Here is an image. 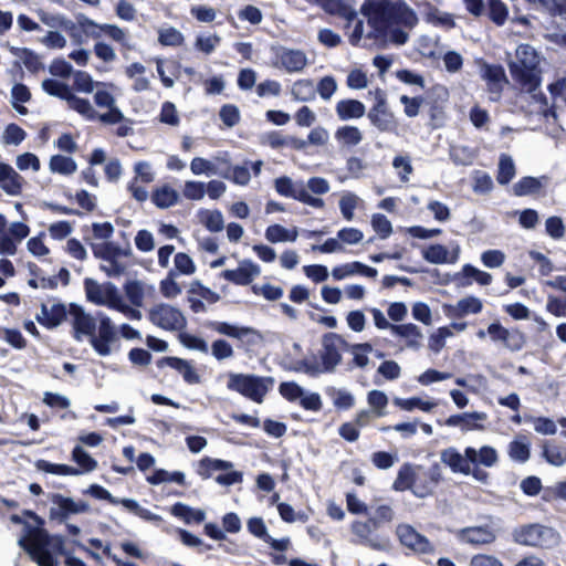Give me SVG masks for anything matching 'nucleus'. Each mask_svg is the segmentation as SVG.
I'll return each mask as SVG.
<instances>
[{
	"label": "nucleus",
	"mask_w": 566,
	"mask_h": 566,
	"mask_svg": "<svg viewBox=\"0 0 566 566\" xmlns=\"http://www.w3.org/2000/svg\"><path fill=\"white\" fill-rule=\"evenodd\" d=\"M42 316L38 315V322L53 328L59 326L66 317L73 329V337L82 340L86 337L101 356H108L112 353V344L117 340V332L111 318L103 312L96 315L87 313L83 306L75 303L70 304L69 310L56 300H49L41 304Z\"/></svg>",
	"instance_id": "nucleus-1"
},
{
	"label": "nucleus",
	"mask_w": 566,
	"mask_h": 566,
	"mask_svg": "<svg viewBox=\"0 0 566 566\" xmlns=\"http://www.w3.org/2000/svg\"><path fill=\"white\" fill-rule=\"evenodd\" d=\"M361 12L371 32L368 38L390 36L396 44H405L418 24L416 12L402 0H365Z\"/></svg>",
	"instance_id": "nucleus-2"
},
{
	"label": "nucleus",
	"mask_w": 566,
	"mask_h": 566,
	"mask_svg": "<svg viewBox=\"0 0 566 566\" xmlns=\"http://www.w3.org/2000/svg\"><path fill=\"white\" fill-rule=\"evenodd\" d=\"M441 478L439 464L426 470L422 467H412L407 463L398 471L394 489L397 491L411 490L416 496L426 497L433 492Z\"/></svg>",
	"instance_id": "nucleus-3"
},
{
	"label": "nucleus",
	"mask_w": 566,
	"mask_h": 566,
	"mask_svg": "<svg viewBox=\"0 0 566 566\" xmlns=\"http://www.w3.org/2000/svg\"><path fill=\"white\" fill-rule=\"evenodd\" d=\"M539 55L530 44H521L515 51V60L509 63L512 78L523 91H534L541 85Z\"/></svg>",
	"instance_id": "nucleus-4"
},
{
	"label": "nucleus",
	"mask_w": 566,
	"mask_h": 566,
	"mask_svg": "<svg viewBox=\"0 0 566 566\" xmlns=\"http://www.w3.org/2000/svg\"><path fill=\"white\" fill-rule=\"evenodd\" d=\"M512 538L520 545L551 549L559 545L562 536L551 526L534 523L514 528Z\"/></svg>",
	"instance_id": "nucleus-5"
},
{
	"label": "nucleus",
	"mask_w": 566,
	"mask_h": 566,
	"mask_svg": "<svg viewBox=\"0 0 566 566\" xmlns=\"http://www.w3.org/2000/svg\"><path fill=\"white\" fill-rule=\"evenodd\" d=\"M273 384L274 379L271 377L230 373L227 387L230 390L238 391L244 397L261 403Z\"/></svg>",
	"instance_id": "nucleus-6"
},
{
	"label": "nucleus",
	"mask_w": 566,
	"mask_h": 566,
	"mask_svg": "<svg viewBox=\"0 0 566 566\" xmlns=\"http://www.w3.org/2000/svg\"><path fill=\"white\" fill-rule=\"evenodd\" d=\"M9 520L12 524L20 525L18 545L35 562V511L22 510L20 514L11 513Z\"/></svg>",
	"instance_id": "nucleus-7"
},
{
	"label": "nucleus",
	"mask_w": 566,
	"mask_h": 566,
	"mask_svg": "<svg viewBox=\"0 0 566 566\" xmlns=\"http://www.w3.org/2000/svg\"><path fill=\"white\" fill-rule=\"evenodd\" d=\"M43 521L38 516V525ZM38 566H59L64 542L60 536H51L38 526Z\"/></svg>",
	"instance_id": "nucleus-8"
},
{
	"label": "nucleus",
	"mask_w": 566,
	"mask_h": 566,
	"mask_svg": "<svg viewBox=\"0 0 566 566\" xmlns=\"http://www.w3.org/2000/svg\"><path fill=\"white\" fill-rule=\"evenodd\" d=\"M347 346L345 339L335 333L323 336L322 349L319 350L322 373H333L342 361V350Z\"/></svg>",
	"instance_id": "nucleus-9"
},
{
	"label": "nucleus",
	"mask_w": 566,
	"mask_h": 566,
	"mask_svg": "<svg viewBox=\"0 0 566 566\" xmlns=\"http://www.w3.org/2000/svg\"><path fill=\"white\" fill-rule=\"evenodd\" d=\"M149 319L166 331H181L186 327L185 315L177 307L160 303L149 310Z\"/></svg>",
	"instance_id": "nucleus-10"
},
{
	"label": "nucleus",
	"mask_w": 566,
	"mask_h": 566,
	"mask_svg": "<svg viewBox=\"0 0 566 566\" xmlns=\"http://www.w3.org/2000/svg\"><path fill=\"white\" fill-rule=\"evenodd\" d=\"M374 528L371 521H355L350 525V531L355 536L353 541L356 544L368 546L375 551H388L389 549V538L386 536H381L377 534Z\"/></svg>",
	"instance_id": "nucleus-11"
},
{
	"label": "nucleus",
	"mask_w": 566,
	"mask_h": 566,
	"mask_svg": "<svg viewBox=\"0 0 566 566\" xmlns=\"http://www.w3.org/2000/svg\"><path fill=\"white\" fill-rule=\"evenodd\" d=\"M274 186L281 196L293 198L313 208L324 207L323 199L310 195L303 181L294 182L290 177L284 176L275 179Z\"/></svg>",
	"instance_id": "nucleus-12"
},
{
	"label": "nucleus",
	"mask_w": 566,
	"mask_h": 566,
	"mask_svg": "<svg viewBox=\"0 0 566 566\" xmlns=\"http://www.w3.org/2000/svg\"><path fill=\"white\" fill-rule=\"evenodd\" d=\"M86 297L96 305L113 308L120 298L117 287L113 283L99 284L93 279H86L84 282Z\"/></svg>",
	"instance_id": "nucleus-13"
},
{
	"label": "nucleus",
	"mask_w": 566,
	"mask_h": 566,
	"mask_svg": "<svg viewBox=\"0 0 566 566\" xmlns=\"http://www.w3.org/2000/svg\"><path fill=\"white\" fill-rule=\"evenodd\" d=\"M396 535L401 545L416 554L427 555L433 554L436 551L431 542L409 524H399L396 528Z\"/></svg>",
	"instance_id": "nucleus-14"
},
{
	"label": "nucleus",
	"mask_w": 566,
	"mask_h": 566,
	"mask_svg": "<svg viewBox=\"0 0 566 566\" xmlns=\"http://www.w3.org/2000/svg\"><path fill=\"white\" fill-rule=\"evenodd\" d=\"M51 501L50 516L60 522H65L71 515L90 511V504L86 501H75L62 494H53Z\"/></svg>",
	"instance_id": "nucleus-15"
},
{
	"label": "nucleus",
	"mask_w": 566,
	"mask_h": 566,
	"mask_svg": "<svg viewBox=\"0 0 566 566\" xmlns=\"http://www.w3.org/2000/svg\"><path fill=\"white\" fill-rule=\"evenodd\" d=\"M480 76L486 82L489 99L497 102L501 98L504 85L507 84V77L501 65L482 63L480 66Z\"/></svg>",
	"instance_id": "nucleus-16"
},
{
	"label": "nucleus",
	"mask_w": 566,
	"mask_h": 566,
	"mask_svg": "<svg viewBox=\"0 0 566 566\" xmlns=\"http://www.w3.org/2000/svg\"><path fill=\"white\" fill-rule=\"evenodd\" d=\"M276 57L280 66L289 73L301 72L307 65V56L302 50L281 48Z\"/></svg>",
	"instance_id": "nucleus-17"
},
{
	"label": "nucleus",
	"mask_w": 566,
	"mask_h": 566,
	"mask_svg": "<svg viewBox=\"0 0 566 566\" xmlns=\"http://www.w3.org/2000/svg\"><path fill=\"white\" fill-rule=\"evenodd\" d=\"M260 272L261 270L259 265L254 264L250 260H243L238 269L223 271L222 276L232 283L248 285L260 274Z\"/></svg>",
	"instance_id": "nucleus-18"
},
{
	"label": "nucleus",
	"mask_w": 566,
	"mask_h": 566,
	"mask_svg": "<svg viewBox=\"0 0 566 566\" xmlns=\"http://www.w3.org/2000/svg\"><path fill=\"white\" fill-rule=\"evenodd\" d=\"M458 537L468 544L485 545L493 543L496 534L489 525H483L464 527L459 531Z\"/></svg>",
	"instance_id": "nucleus-19"
},
{
	"label": "nucleus",
	"mask_w": 566,
	"mask_h": 566,
	"mask_svg": "<svg viewBox=\"0 0 566 566\" xmlns=\"http://www.w3.org/2000/svg\"><path fill=\"white\" fill-rule=\"evenodd\" d=\"M440 460L454 473H462L465 475L471 473V460H469V457L467 455V449L463 454L452 447L443 449L440 452Z\"/></svg>",
	"instance_id": "nucleus-20"
},
{
	"label": "nucleus",
	"mask_w": 566,
	"mask_h": 566,
	"mask_svg": "<svg viewBox=\"0 0 566 566\" xmlns=\"http://www.w3.org/2000/svg\"><path fill=\"white\" fill-rule=\"evenodd\" d=\"M460 248L457 245L450 252L444 245L431 244L422 251L426 261L432 264L455 263L459 259Z\"/></svg>",
	"instance_id": "nucleus-21"
},
{
	"label": "nucleus",
	"mask_w": 566,
	"mask_h": 566,
	"mask_svg": "<svg viewBox=\"0 0 566 566\" xmlns=\"http://www.w3.org/2000/svg\"><path fill=\"white\" fill-rule=\"evenodd\" d=\"M367 117L380 132L391 133L397 128L395 115L388 109L387 105L382 107H371Z\"/></svg>",
	"instance_id": "nucleus-22"
},
{
	"label": "nucleus",
	"mask_w": 566,
	"mask_h": 566,
	"mask_svg": "<svg viewBox=\"0 0 566 566\" xmlns=\"http://www.w3.org/2000/svg\"><path fill=\"white\" fill-rule=\"evenodd\" d=\"M22 177L9 165L0 163V188L8 195L17 196L22 191Z\"/></svg>",
	"instance_id": "nucleus-23"
},
{
	"label": "nucleus",
	"mask_w": 566,
	"mask_h": 566,
	"mask_svg": "<svg viewBox=\"0 0 566 566\" xmlns=\"http://www.w3.org/2000/svg\"><path fill=\"white\" fill-rule=\"evenodd\" d=\"M169 366L182 375L186 382L195 385L200 382V376L192 365L178 357H164L158 361V367Z\"/></svg>",
	"instance_id": "nucleus-24"
},
{
	"label": "nucleus",
	"mask_w": 566,
	"mask_h": 566,
	"mask_svg": "<svg viewBox=\"0 0 566 566\" xmlns=\"http://www.w3.org/2000/svg\"><path fill=\"white\" fill-rule=\"evenodd\" d=\"M391 333L406 339V346L411 349L421 347L422 333L420 328L411 323L391 326Z\"/></svg>",
	"instance_id": "nucleus-25"
},
{
	"label": "nucleus",
	"mask_w": 566,
	"mask_h": 566,
	"mask_svg": "<svg viewBox=\"0 0 566 566\" xmlns=\"http://www.w3.org/2000/svg\"><path fill=\"white\" fill-rule=\"evenodd\" d=\"M485 419L486 415L484 412H465L450 416L446 420V424L449 427H460L462 430L481 429L482 427L478 422Z\"/></svg>",
	"instance_id": "nucleus-26"
},
{
	"label": "nucleus",
	"mask_w": 566,
	"mask_h": 566,
	"mask_svg": "<svg viewBox=\"0 0 566 566\" xmlns=\"http://www.w3.org/2000/svg\"><path fill=\"white\" fill-rule=\"evenodd\" d=\"M335 111L340 120H348L363 117L366 107L357 99H342L337 103Z\"/></svg>",
	"instance_id": "nucleus-27"
},
{
	"label": "nucleus",
	"mask_w": 566,
	"mask_h": 566,
	"mask_svg": "<svg viewBox=\"0 0 566 566\" xmlns=\"http://www.w3.org/2000/svg\"><path fill=\"white\" fill-rule=\"evenodd\" d=\"M467 455L471 460V465L493 467L497 462V452L494 448L484 446L480 450L472 447L467 448Z\"/></svg>",
	"instance_id": "nucleus-28"
},
{
	"label": "nucleus",
	"mask_w": 566,
	"mask_h": 566,
	"mask_svg": "<svg viewBox=\"0 0 566 566\" xmlns=\"http://www.w3.org/2000/svg\"><path fill=\"white\" fill-rule=\"evenodd\" d=\"M548 178L542 176L541 178L535 177H523L513 186V192L515 196L523 197L535 195L546 186Z\"/></svg>",
	"instance_id": "nucleus-29"
},
{
	"label": "nucleus",
	"mask_w": 566,
	"mask_h": 566,
	"mask_svg": "<svg viewBox=\"0 0 566 566\" xmlns=\"http://www.w3.org/2000/svg\"><path fill=\"white\" fill-rule=\"evenodd\" d=\"M209 326L221 335H226L239 340H243L249 335H258L256 331L252 327H239L226 322H212Z\"/></svg>",
	"instance_id": "nucleus-30"
},
{
	"label": "nucleus",
	"mask_w": 566,
	"mask_h": 566,
	"mask_svg": "<svg viewBox=\"0 0 566 566\" xmlns=\"http://www.w3.org/2000/svg\"><path fill=\"white\" fill-rule=\"evenodd\" d=\"M153 202L160 209H167L179 201V193L168 185L157 188L153 196Z\"/></svg>",
	"instance_id": "nucleus-31"
},
{
	"label": "nucleus",
	"mask_w": 566,
	"mask_h": 566,
	"mask_svg": "<svg viewBox=\"0 0 566 566\" xmlns=\"http://www.w3.org/2000/svg\"><path fill=\"white\" fill-rule=\"evenodd\" d=\"M336 140L344 147H355L363 140V133L356 126H342L335 132Z\"/></svg>",
	"instance_id": "nucleus-32"
},
{
	"label": "nucleus",
	"mask_w": 566,
	"mask_h": 566,
	"mask_svg": "<svg viewBox=\"0 0 566 566\" xmlns=\"http://www.w3.org/2000/svg\"><path fill=\"white\" fill-rule=\"evenodd\" d=\"M65 102L69 108L77 112L78 114L88 119H93L97 115L96 111L94 109L88 99L76 96L72 91L65 98Z\"/></svg>",
	"instance_id": "nucleus-33"
},
{
	"label": "nucleus",
	"mask_w": 566,
	"mask_h": 566,
	"mask_svg": "<svg viewBox=\"0 0 566 566\" xmlns=\"http://www.w3.org/2000/svg\"><path fill=\"white\" fill-rule=\"evenodd\" d=\"M72 76L73 83L71 88L81 93L91 94L94 92L95 87L104 85V83L95 82L93 77L84 71H74Z\"/></svg>",
	"instance_id": "nucleus-34"
},
{
	"label": "nucleus",
	"mask_w": 566,
	"mask_h": 566,
	"mask_svg": "<svg viewBox=\"0 0 566 566\" xmlns=\"http://www.w3.org/2000/svg\"><path fill=\"white\" fill-rule=\"evenodd\" d=\"M297 230L294 229L292 232H290L287 229H285L281 224H272L268 227L265 231V239L271 243H277V242H294L297 239Z\"/></svg>",
	"instance_id": "nucleus-35"
},
{
	"label": "nucleus",
	"mask_w": 566,
	"mask_h": 566,
	"mask_svg": "<svg viewBox=\"0 0 566 566\" xmlns=\"http://www.w3.org/2000/svg\"><path fill=\"white\" fill-rule=\"evenodd\" d=\"M543 458L552 465L560 467L566 463V447L545 443L543 446Z\"/></svg>",
	"instance_id": "nucleus-36"
},
{
	"label": "nucleus",
	"mask_w": 566,
	"mask_h": 566,
	"mask_svg": "<svg viewBox=\"0 0 566 566\" xmlns=\"http://www.w3.org/2000/svg\"><path fill=\"white\" fill-rule=\"evenodd\" d=\"M233 463L220 459L203 458L200 461L199 474L209 478L213 471H230Z\"/></svg>",
	"instance_id": "nucleus-37"
},
{
	"label": "nucleus",
	"mask_w": 566,
	"mask_h": 566,
	"mask_svg": "<svg viewBox=\"0 0 566 566\" xmlns=\"http://www.w3.org/2000/svg\"><path fill=\"white\" fill-rule=\"evenodd\" d=\"M171 513L175 516L184 518L187 523H190L191 521L201 523L206 518L205 511L191 509L182 503H176L171 509Z\"/></svg>",
	"instance_id": "nucleus-38"
},
{
	"label": "nucleus",
	"mask_w": 566,
	"mask_h": 566,
	"mask_svg": "<svg viewBox=\"0 0 566 566\" xmlns=\"http://www.w3.org/2000/svg\"><path fill=\"white\" fill-rule=\"evenodd\" d=\"M291 94L295 101L307 102L315 97V88L310 80L296 81L291 90Z\"/></svg>",
	"instance_id": "nucleus-39"
},
{
	"label": "nucleus",
	"mask_w": 566,
	"mask_h": 566,
	"mask_svg": "<svg viewBox=\"0 0 566 566\" xmlns=\"http://www.w3.org/2000/svg\"><path fill=\"white\" fill-rule=\"evenodd\" d=\"M347 348L352 353V355L354 357V364L357 367L364 368L368 365V363H369L368 354L374 352L371 344H369V343L353 344V345H348Z\"/></svg>",
	"instance_id": "nucleus-40"
},
{
	"label": "nucleus",
	"mask_w": 566,
	"mask_h": 566,
	"mask_svg": "<svg viewBox=\"0 0 566 566\" xmlns=\"http://www.w3.org/2000/svg\"><path fill=\"white\" fill-rule=\"evenodd\" d=\"M515 176V165L509 155H501L496 180L501 185H507Z\"/></svg>",
	"instance_id": "nucleus-41"
},
{
	"label": "nucleus",
	"mask_w": 566,
	"mask_h": 566,
	"mask_svg": "<svg viewBox=\"0 0 566 566\" xmlns=\"http://www.w3.org/2000/svg\"><path fill=\"white\" fill-rule=\"evenodd\" d=\"M50 168L54 172H60L63 175H71L76 171V163L65 156L55 155L50 160Z\"/></svg>",
	"instance_id": "nucleus-42"
},
{
	"label": "nucleus",
	"mask_w": 566,
	"mask_h": 566,
	"mask_svg": "<svg viewBox=\"0 0 566 566\" xmlns=\"http://www.w3.org/2000/svg\"><path fill=\"white\" fill-rule=\"evenodd\" d=\"M360 198L355 195L354 192H345L339 200V209L343 214V217L350 221L354 218V210L358 207V203L360 202Z\"/></svg>",
	"instance_id": "nucleus-43"
},
{
	"label": "nucleus",
	"mask_w": 566,
	"mask_h": 566,
	"mask_svg": "<svg viewBox=\"0 0 566 566\" xmlns=\"http://www.w3.org/2000/svg\"><path fill=\"white\" fill-rule=\"evenodd\" d=\"M91 248L94 255L104 261L117 258L122 253L120 248L113 242L91 243Z\"/></svg>",
	"instance_id": "nucleus-44"
},
{
	"label": "nucleus",
	"mask_w": 566,
	"mask_h": 566,
	"mask_svg": "<svg viewBox=\"0 0 566 566\" xmlns=\"http://www.w3.org/2000/svg\"><path fill=\"white\" fill-rule=\"evenodd\" d=\"M394 403L398 406L399 408L411 411L415 408H419L423 411H430L432 410L437 403L431 401H423L418 397H412L409 399H402V398H395Z\"/></svg>",
	"instance_id": "nucleus-45"
},
{
	"label": "nucleus",
	"mask_w": 566,
	"mask_h": 566,
	"mask_svg": "<svg viewBox=\"0 0 566 566\" xmlns=\"http://www.w3.org/2000/svg\"><path fill=\"white\" fill-rule=\"evenodd\" d=\"M42 88L49 95L60 97L64 101L72 91L69 85L51 78L42 82Z\"/></svg>",
	"instance_id": "nucleus-46"
},
{
	"label": "nucleus",
	"mask_w": 566,
	"mask_h": 566,
	"mask_svg": "<svg viewBox=\"0 0 566 566\" xmlns=\"http://www.w3.org/2000/svg\"><path fill=\"white\" fill-rule=\"evenodd\" d=\"M119 504H122L129 512L135 515L146 520V521H160V516L149 512L146 509H143L137 501L133 499H122L119 500Z\"/></svg>",
	"instance_id": "nucleus-47"
},
{
	"label": "nucleus",
	"mask_w": 566,
	"mask_h": 566,
	"mask_svg": "<svg viewBox=\"0 0 566 566\" xmlns=\"http://www.w3.org/2000/svg\"><path fill=\"white\" fill-rule=\"evenodd\" d=\"M25 136L27 134L23 128L15 123H11L7 125L3 132L2 142L7 145H19L24 140Z\"/></svg>",
	"instance_id": "nucleus-48"
},
{
	"label": "nucleus",
	"mask_w": 566,
	"mask_h": 566,
	"mask_svg": "<svg viewBox=\"0 0 566 566\" xmlns=\"http://www.w3.org/2000/svg\"><path fill=\"white\" fill-rule=\"evenodd\" d=\"M509 453L514 461L524 463L530 459V443L522 440H514L510 443Z\"/></svg>",
	"instance_id": "nucleus-49"
},
{
	"label": "nucleus",
	"mask_w": 566,
	"mask_h": 566,
	"mask_svg": "<svg viewBox=\"0 0 566 566\" xmlns=\"http://www.w3.org/2000/svg\"><path fill=\"white\" fill-rule=\"evenodd\" d=\"M507 14V7L501 0H490L489 15L495 24L502 25L506 21Z\"/></svg>",
	"instance_id": "nucleus-50"
},
{
	"label": "nucleus",
	"mask_w": 566,
	"mask_h": 566,
	"mask_svg": "<svg viewBox=\"0 0 566 566\" xmlns=\"http://www.w3.org/2000/svg\"><path fill=\"white\" fill-rule=\"evenodd\" d=\"M392 167L398 171L401 182H408L413 168L409 156H396L392 160Z\"/></svg>",
	"instance_id": "nucleus-51"
},
{
	"label": "nucleus",
	"mask_w": 566,
	"mask_h": 566,
	"mask_svg": "<svg viewBox=\"0 0 566 566\" xmlns=\"http://www.w3.org/2000/svg\"><path fill=\"white\" fill-rule=\"evenodd\" d=\"M450 157L457 165H470L474 159V151L467 146H452Z\"/></svg>",
	"instance_id": "nucleus-52"
},
{
	"label": "nucleus",
	"mask_w": 566,
	"mask_h": 566,
	"mask_svg": "<svg viewBox=\"0 0 566 566\" xmlns=\"http://www.w3.org/2000/svg\"><path fill=\"white\" fill-rule=\"evenodd\" d=\"M175 273L190 275L195 273L196 266L192 259L184 252H179L174 258Z\"/></svg>",
	"instance_id": "nucleus-53"
},
{
	"label": "nucleus",
	"mask_w": 566,
	"mask_h": 566,
	"mask_svg": "<svg viewBox=\"0 0 566 566\" xmlns=\"http://www.w3.org/2000/svg\"><path fill=\"white\" fill-rule=\"evenodd\" d=\"M125 293L134 306L139 307L143 305L144 289L139 281L127 282L125 285Z\"/></svg>",
	"instance_id": "nucleus-54"
},
{
	"label": "nucleus",
	"mask_w": 566,
	"mask_h": 566,
	"mask_svg": "<svg viewBox=\"0 0 566 566\" xmlns=\"http://www.w3.org/2000/svg\"><path fill=\"white\" fill-rule=\"evenodd\" d=\"M293 370L297 373H305L310 376L323 374L321 364L317 361L315 356L296 361L293 366Z\"/></svg>",
	"instance_id": "nucleus-55"
},
{
	"label": "nucleus",
	"mask_w": 566,
	"mask_h": 566,
	"mask_svg": "<svg viewBox=\"0 0 566 566\" xmlns=\"http://www.w3.org/2000/svg\"><path fill=\"white\" fill-rule=\"evenodd\" d=\"M38 470L59 474V475H77L80 471L73 467L65 464H51L43 460H38Z\"/></svg>",
	"instance_id": "nucleus-56"
},
{
	"label": "nucleus",
	"mask_w": 566,
	"mask_h": 566,
	"mask_svg": "<svg viewBox=\"0 0 566 566\" xmlns=\"http://www.w3.org/2000/svg\"><path fill=\"white\" fill-rule=\"evenodd\" d=\"M182 195L188 200H201L206 195V185L200 181H186Z\"/></svg>",
	"instance_id": "nucleus-57"
},
{
	"label": "nucleus",
	"mask_w": 566,
	"mask_h": 566,
	"mask_svg": "<svg viewBox=\"0 0 566 566\" xmlns=\"http://www.w3.org/2000/svg\"><path fill=\"white\" fill-rule=\"evenodd\" d=\"M176 482L178 484L185 483V474L181 472L169 473L165 470H157L151 476L148 478V482L151 484H159L163 482Z\"/></svg>",
	"instance_id": "nucleus-58"
},
{
	"label": "nucleus",
	"mask_w": 566,
	"mask_h": 566,
	"mask_svg": "<svg viewBox=\"0 0 566 566\" xmlns=\"http://www.w3.org/2000/svg\"><path fill=\"white\" fill-rule=\"evenodd\" d=\"M545 229L546 233L555 240H560L565 237L566 228L559 217H549L545 222Z\"/></svg>",
	"instance_id": "nucleus-59"
},
{
	"label": "nucleus",
	"mask_w": 566,
	"mask_h": 566,
	"mask_svg": "<svg viewBox=\"0 0 566 566\" xmlns=\"http://www.w3.org/2000/svg\"><path fill=\"white\" fill-rule=\"evenodd\" d=\"M179 339L180 343L189 349L199 350L203 354H207L209 352V346L203 338H200L191 334L182 333L179 335Z\"/></svg>",
	"instance_id": "nucleus-60"
},
{
	"label": "nucleus",
	"mask_w": 566,
	"mask_h": 566,
	"mask_svg": "<svg viewBox=\"0 0 566 566\" xmlns=\"http://www.w3.org/2000/svg\"><path fill=\"white\" fill-rule=\"evenodd\" d=\"M73 460L85 471L90 472L96 468V461L82 448L75 447L73 450Z\"/></svg>",
	"instance_id": "nucleus-61"
},
{
	"label": "nucleus",
	"mask_w": 566,
	"mask_h": 566,
	"mask_svg": "<svg viewBox=\"0 0 566 566\" xmlns=\"http://www.w3.org/2000/svg\"><path fill=\"white\" fill-rule=\"evenodd\" d=\"M190 170L193 175H214L217 174L216 166L201 157H195L190 163Z\"/></svg>",
	"instance_id": "nucleus-62"
},
{
	"label": "nucleus",
	"mask_w": 566,
	"mask_h": 566,
	"mask_svg": "<svg viewBox=\"0 0 566 566\" xmlns=\"http://www.w3.org/2000/svg\"><path fill=\"white\" fill-rule=\"evenodd\" d=\"M211 354L218 360L231 358L234 354L232 346L224 339H217L211 345Z\"/></svg>",
	"instance_id": "nucleus-63"
},
{
	"label": "nucleus",
	"mask_w": 566,
	"mask_h": 566,
	"mask_svg": "<svg viewBox=\"0 0 566 566\" xmlns=\"http://www.w3.org/2000/svg\"><path fill=\"white\" fill-rule=\"evenodd\" d=\"M206 228L211 232H219L224 228L223 216L220 211H207L205 219L202 220Z\"/></svg>",
	"instance_id": "nucleus-64"
}]
</instances>
